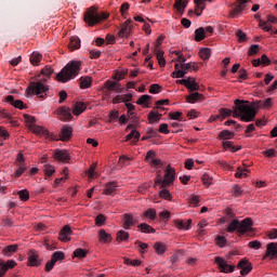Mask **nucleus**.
I'll list each match as a JSON object with an SVG mask.
<instances>
[{
	"label": "nucleus",
	"mask_w": 277,
	"mask_h": 277,
	"mask_svg": "<svg viewBox=\"0 0 277 277\" xmlns=\"http://www.w3.org/2000/svg\"><path fill=\"white\" fill-rule=\"evenodd\" d=\"M246 101L236 100L234 111H232L234 118H240L242 122H252L256 118V109L252 106L246 105Z\"/></svg>",
	"instance_id": "nucleus-1"
},
{
	"label": "nucleus",
	"mask_w": 277,
	"mask_h": 277,
	"mask_svg": "<svg viewBox=\"0 0 277 277\" xmlns=\"http://www.w3.org/2000/svg\"><path fill=\"white\" fill-rule=\"evenodd\" d=\"M81 72V61L69 62L57 75L56 79L61 83H68Z\"/></svg>",
	"instance_id": "nucleus-2"
},
{
	"label": "nucleus",
	"mask_w": 277,
	"mask_h": 277,
	"mask_svg": "<svg viewBox=\"0 0 277 277\" xmlns=\"http://www.w3.org/2000/svg\"><path fill=\"white\" fill-rule=\"evenodd\" d=\"M253 224L254 222L250 217H246L242 221L235 219L227 226V233L237 230L239 235H246V233L252 230Z\"/></svg>",
	"instance_id": "nucleus-3"
},
{
	"label": "nucleus",
	"mask_w": 277,
	"mask_h": 277,
	"mask_svg": "<svg viewBox=\"0 0 277 277\" xmlns=\"http://www.w3.org/2000/svg\"><path fill=\"white\" fill-rule=\"evenodd\" d=\"M107 18H109V15L107 13L100 14L96 6L87 9L83 15V21L89 27H94V25H98L101 21H107Z\"/></svg>",
	"instance_id": "nucleus-4"
},
{
	"label": "nucleus",
	"mask_w": 277,
	"mask_h": 277,
	"mask_svg": "<svg viewBox=\"0 0 277 277\" xmlns=\"http://www.w3.org/2000/svg\"><path fill=\"white\" fill-rule=\"evenodd\" d=\"M176 180V170L172 168V166H168L164 170V177H157L155 180V185H160V187H170L171 185H174V181Z\"/></svg>",
	"instance_id": "nucleus-5"
},
{
	"label": "nucleus",
	"mask_w": 277,
	"mask_h": 277,
	"mask_svg": "<svg viewBox=\"0 0 277 277\" xmlns=\"http://www.w3.org/2000/svg\"><path fill=\"white\" fill-rule=\"evenodd\" d=\"M49 91V87H47L44 83L41 81L37 82H30L29 85L26 89V96H39V98H44V92Z\"/></svg>",
	"instance_id": "nucleus-6"
},
{
	"label": "nucleus",
	"mask_w": 277,
	"mask_h": 277,
	"mask_svg": "<svg viewBox=\"0 0 277 277\" xmlns=\"http://www.w3.org/2000/svg\"><path fill=\"white\" fill-rule=\"evenodd\" d=\"M124 88L122 87V84H120V82L111 80H107L106 82H104L102 88V92L104 94H109V92H117V94H121Z\"/></svg>",
	"instance_id": "nucleus-7"
},
{
	"label": "nucleus",
	"mask_w": 277,
	"mask_h": 277,
	"mask_svg": "<svg viewBox=\"0 0 277 277\" xmlns=\"http://www.w3.org/2000/svg\"><path fill=\"white\" fill-rule=\"evenodd\" d=\"M214 263L223 274H233V272H235V265H228L226 260L222 256H215Z\"/></svg>",
	"instance_id": "nucleus-8"
},
{
	"label": "nucleus",
	"mask_w": 277,
	"mask_h": 277,
	"mask_svg": "<svg viewBox=\"0 0 277 277\" xmlns=\"http://www.w3.org/2000/svg\"><path fill=\"white\" fill-rule=\"evenodd\" d=\"M29 129L35 135H42L45 140H55V135L51 134V132L42 126L30 124Z\"/></svg>",
	"instance_id": "nucleus-9"
},
{
	"label": "nucleus",
	"mask_w": 277,
	"mask_h": 277,
	"mask_svg": "<svg viewBox=\"0 0 277 277\" xmlns=\"http://www.w3.org/2000/svg\"><path fill=\"white\" fill-rule=\"evenodd\" d=\"M236 267L237 269H241L240 276H248V274L252 272V263H250V261L246 258L240 260Z\"/></svg>",
	"instance_id": "nucleus-10"
},
{
	"label": "nucleus",
	"mask_w": 277,
	"mask_h": 277,
	"mask_svg": "<svg viewBox=\"0 0 277 277\" xmlns=\"http://www.w3.org/2000/svg\"><path fill=\"white\" fill-rule=\"evenodd\" d=\"M192 66H194V62L186 63V64L182 63L181 64L182 70L173 71L172 77H175L176 79H183V77H185V75H187V72L192 70Z\"/></svg>",
	"instance_id": "nucleus-11"
},
{
	"label": "nucleus",
	"mask_w": 277,
	"mask_h": 277,
	"mask_svg": "<svg viewBox=\"0 0 277 277\" xmlns=\"http://www.w3.org/2000/svg\"><path fill=\"white\" fill-rule=\"evenodd\" d=\"M269 259L271 261H274V259H277V242H269L266 246V252L263 256V260Z\"/></svg>",
	"instance_id": "nucleus-12"
},
{
	"label": "nucleus",
	"mask_w": 277,
	"mask_h": 277,
	"mask_svg": "<svg viewBox=\"0 0 277 277\" xmlns=\"http://www.w3.org/2000/svg\"><path fill=\"white\" fill-rule=\"evenodd\" d=\"M131 23H133V21L128 19L123 24H121V28L119 30V38H129V36H131V31L133 30Z\"/></svg>",
	"instance_id": "nucleus-13"
},
{
	"label": "nucleus",
	"mask_w": 277,
	"mask_h": 277,
	"mask_svg": "<svg viewBox=\"0 0 277 277\" xmlns=\"http://www.w3.org/2000/svg\"><path fill=\"white\" fill-rule=\"evenodd\" d=\"M27 265L29 267H40L41 265L40 255H38V252H36L35 250L29 251Z\"/></svg>",
	"instance_id": "nucleus-14"
},
{
	"label": "nucleus",
	"mask_w": 277,
	"mask_h": 277,
	"mask_svg": "<svg viewBox=\"0 0 277 277\" xmlns=\"http://www.w3.org/2000/svg\"><path fill=\"white\" fill-rule=\"evenodd\" d=\"M56 114L58 118L64 122H69V120H72V114L70 113V108L62 106L56 110Z\"/></svg>",
	"instance_id": "nucleus-15"
},
{
	"label": "nucleus",
	"mask_w": 277,
	"mask_h": 277,
	"mask_svg": "<svg viewBox=\"0 0 277 277\" xmlns=\"http://www.w3.org/2000/svg\"><path fill=\"white\" fill-rule=\"evenodd\" d=\"M13 267H16V262L14 260H9L8 262L0 260V277H5L8 269H13Z\"/></svg>",
	"instance_id": "nucleus-16"
},
{
	"label": "nucleus",
	"mask_w": 277,
	"mask_h": 277,
	"mask_svg": "<svg viewBox=\"0 0 277 277\" xmlns=\"http://www.w3.org/2000/svg\"><path fill=\"white\" fill-rule=\"evenodd\" d=\"M60 137L61 142H68L72 137V127L64 126L61 131Z\"/></svg>",
	"instance_id": "nucleus-17"
},
{
	"label": "nucleus",
	"mask_w": 277,
	"mask_h": 277,
	"mask_svg": "<svg viewBox=\"0 0 277 277\" xmlns=\"http://www.w3.org/2000/svg\"><path fill=\"white\" fill-rule=\"evenodd\" d=\"M116 192H118V183L109 182L105 185V189L103 190L104 196H116Z\"/></svg>",
	"instance_id": "nucleus-18"
},
{
	"label": "nucleus",
	"mask_w": 277,
	"mask_h": 277,
	"mask_svg": "<svg viewBox=\"0 0 277 277\" xmlns=\"http://www.w3.org/2000/svg\"><path fill=\"white\" fill-rule=\"evenodd\" d=\"M6 103H10V105H12L13 107H15L16 109H26L27 105H25V103L21 100H14V95H8L5 97Z\"/></svg>",
	"instance_id": "nucleus-19"
},
{
	"label": "nucleus",
	"mask_w": 277,
	"mask_h": 277,
	"mask_svg": "<svg viewBox=\"0 0 277 277\" xmlns=\"http://www.w3.org/2000/svg\"><path fill=\"white\" fill-rule=\"evenodd\" d=\"M53 157H54V159H56V161H69V159H70V155L68 154V151L66 149L54 150Z\"/></svg>",
	"instance_id": "nucleus-20"
},
{
	"label": "nucleus",
	"mask_w": 277,
	"mask_h": 277,
	"mask_svg": "<svg viewBox=\"0 0 277 277\" xmlns=\"http://www.w3.org/2000/svg\"><path fill=\"white\" fill-rule=\"evenodd\" d=\"M72 235V229H70V226L65 225L63 229L60 232V240L61 241H70V236Z\"/></svg>",
	"instance_id": "nucleus-21"
},
{
	"label": "nucleus",
	"mask_w": 277,
	"mask_h": 277,
	"mask_svg": "<svg viewBox=\"0 0 277 277\" xmlns=\"http://www.w3.org/2000/svg\"><path fill=\"white\" fill-rule=\"evenodd\" d=\"M174 224L180 230H189V228H192V219H188L187 221L175 220Z\"/></svg>",
	"instance_id": "nucleus-22"
},
{
	"label": "nucleus",
	"mask_w": 277,
	"mask_h": 277,
	"mask_svg": "<svg viewBox=\"0 0 277 277\" xmlns=\"http://www.w3.org/2000/svg\"><path fill=\"white\" fill-rule=\"evenodd\" d=\"M186 101L187 103H190V104L198 103V101L202 102L205 101V95L198 92H194L186 96Z\"/></svg>",
	"instance_id": "nucleus-23"
},
{
	"label": "nucleus",
	"mask_w": 277,
	"mask_h": 277,
	"mask_svg": "<svg viewBox=\"0 0 277 277\" xmlns=\"http://www.w3.org/2000/svg\"><path fill=\"white\" fill-rule=\"evenodd\" d=\"M186 88L189 90V92H198L200 90V84L196 82V78L188 77Z\"/></svg>",
	"instance_id": "nucleus-24"
},
{
	"label": "nucleus",
	"mask_w": 277,
	"mask_h": 277,
	"mask_svg": "<svg viewBox=\"0 0 277 277\" xmlns=\"http://www.w3.org/2000/svg\"><path fill=\"white\" fill-rule=\"evenodd\" d=\"M254 105L258 109H269L272 107V97L266 98L265 101H256Z\"/></svg>",
	"instance_id": "nucleus-25"
},
{
	"label": "nucleus",
	"mask_w": 277,
	"mask_h": 277,
	"mask_svg": "<svg viewBox=\"0 0 277 277\" xmlns=\"http://www.w3.org/2000/svg\"><path fill=\"white\" fill-rule=\"evenodd\" d=\"M137 224V220L133 219V215L131 214H124V228L126 230H129L131 226H135Z\"/></svg>",
	"instance_id": "nucleus-26"
},
{
	"label": "nucleus",
	"mask_w": 277,
	"mask_h": 277,
	"mask_svg": "<svg viewBox=\"0 0 277 277\" xmlns=\"http://www.w3.org/2000/svg\"><path fill=\"white\" fill-rule=\"evenodd\" d=\"M79 81L81 90H88V88L92 87V77L90 76L81 77Z\"/></svg>",
	"instance_id": "nucleus-27"
},
{
	"label": "nucleus",
	"mask_w": 277,
	"mask_h": 277,
	"mask_svg": "<svg viewBox=\"0 0 277 277\" xmlns=\"http://www.w3.org/2000/svg\"><path fill=\"white\" fill-rule=\"evenodd\" d=\"M85 111V104L82 102H78L74 105L72 114L74 116H80V114H83Z\"/></svg>",
	"instance_id": "nucleus-28"
},
{
	"label": "nucleus",
	"mask_w": 277,
	"mask_h": 277,
	"mask_svg": "<svg viewBox=\"0 0 277 277\" xmlns=\"http://www.w3.org/2000/svg\"><path fill=\"white\" fill-rule=\"evenodd\" d=\"M239 3L235 5V8L232 11V16L235 17L237 16V14H241V12H243V10H246V3L243 1H238Z\"/></svg>",
	"instance_id": "nucleus-29"
},
{
	"label": "nucleus",
	"mask_w": 277,
	"mask_h": 277,
	"mask_svg": "<svg viewBox=\"0 0 277 277\" xmlns=\"http://www.w3.org/2000/svg\"><path fill=\"white\" fill-rule=\"evenodd\" d=\"M239 3L235 5V8L232 11V16L235 17L237 16V14H241V12H243V10H246V3L243 1H238Z\"/></svg>",
	"instance_id": "nucleus-30"
},
{
	"label": "nucleus",
	"mask_w": 277,
	"mask_h": 277,
	"mask_svg": "<svg viewBox=\"0 0 277 277\" xmlns=\"http://www.w3.org/2000/svg\"><path fill=\"white\" fill-rule=\"evenodd\" d=\"M76 49H81V39H79V37H71L69 42V50L76 51Z\"/></svg>",
	"instance_id": "nucleus-31"
},
{
	"label": "nucleus",
	"mask_w": 277,
	"mask_h": 277,
	"mask_svg": "<svg viewBox=\"0 0 277 277\" xmlns=\"http://www.w3.org/2000/svg\"><path fill=\"white\" fill-rule=\"evenodd\" d=\"M195 4L197 16H202V11L207 8L205 0H195Z\"/></svg>",
	"instance_id": "nucleus-32"
},
{
	"label": "nucleus",
	"mask_w": 277,
	"mask_h": 277,
	"mask_svg": "<svg viewBox=\"0 0 277 277\" xmlns=\"http://www.w3.org/2000/svg\"><path fill=\"white\" fill-rule=\"evenodd\" d=\"M100 241L103 243H109L111 241V234H107L105 229H100L98 232Z\"/></svg>",
	"instance_id": "nucleus-33"
},
{
	"label": "nucleus",
	"mask_w": 277,
	"mask_h": 277,
	"mask_svg": "<svg viewBox=\"0 0 277 277\" xmlns=\"http://www.w3.org/2000/svg\"><path fill=\"white\" fill-rule=\"evenodd\" d=\"M88 256V250L78 248L72 253V259H85Z\"/></svg>",
	"instance_id": "nucleus-34"
},
{
	"label": "nucleus",
	"mask_w": 277,
	"mask_h": 277,
	"mask_svg": "<svg viewBox=\"0 0 277 277\" xmlns=\"http://www.w3.org/2000/svg\"><path fill=\"white\" fill-rule=\"evenodd\" d=\"M16 250H18V245H11L2 250V254H4V256H12Z\"/></svg>",
	"instance_id": "nucleus-35"
},
{
	"label": "nucleus",
	"mask_w": 277,
	"mask_h": 277,
	"mask_svg": "<svg viewBox=\"0 0 277 277\" xmlns=\"http://www.w3.org/2000/svg\"><path fill=\"white\" fill-rule=\"evenodd\" d=\"M235 137V132L229 130H223L219 133V140H233Z\"/></svg>",
	"instance_id": "nucleus-36"
},
{
	"label": "nucleus",
	"mask_w": 277,
	"mask_h": 277,
	"mask_svg": "<svg viewBox=\"0 0 277 277\" xmlns=\"http://www.w3.org/2000/svg\"><path fill=\"white\" fill-rule=\"evenodd\" d=\"M207 36L205 35V28L199 27L195 30V40L196 42H202Z\"/></svg>",
	"instance_id": "nucleus-37"
},
{
	"label": "nucleus",
	"mask_w": 277,
	"mask_h": 277,
	"mask_svg": "<svg viewBox=\"0 0 277 277\" xmlns=\"http://www.w3.org/2000/svg\"><path fill=\"white\" fill-rule=\"evenodd\" d=\"M254 18L259 21V27H261L264 31H272V26H267V22L261 19L260 14H255Z\"/></svg>",
	"instance_id": "nucleus-38"
},
{
	"label": "nucleus",
	"mask_w": 277,
	"mask_h": 277,
	"mask_svg": "<svg viewBox=\"0 0 277 277\" xmlns=\"http://www.w3.org/2000/svg\"><path fill=\"white\" fill-rule=\"evenodd\" d=\"M223 148L225 150H230L232 153H237V150H241V147L234 146L233 142H230V141H224L223 142Z\"/></svg>",
	"instance_id": "nucleus-39"
},
{
	"label": "nucleus",
	"mask_w": 277,
	"mask_h": 277,
	"mask_svg": "<svg viewBox=\"0 0 277 277\" xmlns=\"http://www.w3.org/2000/svg\"><path fill=\"white\" fill-rule=\"evenodd\" d=\"M42 60V54L38 53V52H34L30 55V63L32 64V66H38V64H40Z\"/></svg>",
	"instance_id": "nucleus-40"
},
{
	"label": "nucleus",
	"mask_w": 277,
	"mask_h": 277,
	"mask_svg": "<svg viewBox=\"0 0 277 277\" xmlns=\"http://www.w3.org/2000/svg\"><path fill=\"white\" fill-rule=\"evenodd\" d=\"M174 6L177 10V12L183 14V12H185V8H187V0L186 1L176 0Z\"/></svg>",
	"instance_id": "nucleus-41"
},
{
	"label": "nucleus",
	"mask_w": 277,
	"mask_h": 277,
	"mask_svg": "<svg viewBox=\"0 0 277 277\" xmlns=\"http://www.w3.org/2000/svg\"><path fill=\"white\" fill-rule=\"evenodd\" d=\"M199 57H201V60L207 62V60H209L211 57V49H209V48L201 49L199 51Z\"/></svg>",
	"instance_id": "nucleus-42"
},
{
	"label": "nucleus",
	"mask_w": 277,
	"mask_h": 277,
	"mask_svg": "<svg viewBox=\"0 0 277 277\" xmlns=\"http://www.w3.org/2000/svg\"><path fill=\"white\" fill-rule=\"evenodd\" d=\"M248 172L249 170L247 168L238 167L235 176L236 179H246L248 177Z\"/></svg>",
	"instance_id": "nucleus-43"
},
{
	"label": "nucleus",
	"mask_w": 277,
	"mask_h": 277,
	"mask_svg": "<svg viewBox=\"0 0 277 277\" xmlns=\"http://www.w3.org/2000/svg\"><path fill=\"white\" fill-rule=\"evenodd\" d=\"M219 116H220L221 120H224L226 118H230V116H233V110H230L228 108H221L219 110Z\"/></svg>",
	"instance_id": "nucleus-44"
},
{
	"label": "nucleus",
	"mask_w": 277,
	"mask_h": 277,
	"mask_svg": "<svg viewBox=\"0 0 277 277\" xmlns=\"http://www.w3.org/2000/svg\"><path fill=\"white\" fill-rule=\"evenodd\" d=\"M123 263H124V265H130L131 267H140V265H142V261L131 260L129 258H124Z\"/></svg>",
	"instance_id": "nucleus-45"
},
{
	"label": "nucleus",
	"mask_w": 277,
	"mask_h": 277,
	"mask_svg": "<svg viewBox=\"0 0 277 277\" xmlns=\"http://www.w3.org/2000/svg\"><path fill=\"white\" fill-rule=\"evenodd\" d=\"M138 228L141 229V232L146 234H153L156 232L155 228H153V226L148 225L147 223L140 224Z\"/></svg>",
	"instance_id": "nucleus-46"
},
{
	"label": "nucleus",
	"mask_w": 277,
	"mask_h": 277,
	"mask_svg": "<svg viewBox=\"0 0 277 277\" xmlns=\"http://www.w3.org/2000/svg\"><path fill=\"white\" fill-rule=\"evenodd\" d=\"M96 166H98L97 162H94L90 166V168L87 172L89 179H96V176H98V174L94 171V170H96Z\"/></svg>",
	"instance_id": "nucleus-47"
},
{
	"label": "nucleus",
	"mask_w": 277,
	"mask_h": 277,
	"mask_svg": "<svg viewBox=\"0 0 277 277\" xmlns=\"http://www.w3.org/2000/svg\"><path fill=\"white\" fill-rule=\"evenodd\" d=\"M159 196L163 198V200H172V195L170 194V190L166 189V187L160 186Z\"/></svg>",
	"instance_id": "nucleus-48"
},
{
	"label": "nucleus",
	"mask_w": 277,
	"mask_h": 277,
	"mask_svg": "<svg viewBox=\"0 0 277 277\" xmlns=\"http://www.w3.org/2000/svg\"><path fill=\"white\" fill-rule=\"evenodd\" d=\"M140 132L137 130H132L131 133H129L127 136H126V142H129L131 140H135V142H138L140 141Z\"/></svg>",
	"instance_id": "nucleus-49"
},
{
	"label": "nucleus",
	"mask_w": 277,
	"mask_h": 277,
	"mask_svg": "<svg viewBox=\"0 0 277 277\" xmlns=\"http://www.w3.org/2000/svg\"><path fill=\"white\" fill-rule=\"evenodd\" d=\"M53 263H57V261H64L66 259V255L62 251H56L52 254Z\"/></svg>",
	"instance_id": "nucleus-50"
},
{
	"label": "nucleus",
	"mask_w": 277,
	"mask_h": 277,
	"mask_svg": "<svg viewBox=\"0 0 277 277\" xmlns=\"http://www.w3.org/2000/svg\"><path fill=\"white\" fill-rule=\"evenodd\" d=\"M153 96L150 95H142L138 100H137V105H145L146 107H148V102L151 101Z\"/></svg>",
	"instance_id": "nucleus-51"
},
{
	"label": "nucleus",
	"mask_w": 277,
	"mask_h": 277,
	"mask_svg": "<svg viewBox=\"0 0 277 277\" xmlns=\"http://www.w3.org/2000/svg\"><path fill=\"white\" fill-rule=\"evenodd\" d=\"M201 181L203 183L205 186L207 187H211V185H213V177H211L209 174L205 173L201 176Z\"/></svg>",
	"instance_id": "nucleus-52"
},
{
	"label": "nucleus",
	"mask_w": 277,
	"mask_h": 277,
	"mask_svg": "<svg viewBox=\"0 0 277 277\" xmlns=\"http://www.w3.org/2000/svg\"><path fill=\"white\" fill-rule=\"evenodd\" d=\"M17 194L19 196V200H22L23 202H27V200H29V190L22 189Z\"/></svg>",
	"instance_id": "nucleus-53"
},
{
	"label": "nucleus",
	"mask_w": 277,
	"mask_h": 277,
	"mask_svg": "<svg viewBox=\"0 0 277 277\" xmlns=\"http://www.w3.org/2000/svg\"><path fill=\"white\" fill-rule=\"evenodd\" d=\"M147 120L149 121V124H153L154 122H159V117L156 111L151 110L147 116Z\"/></svg>",
	"instance_id": "nucleus-54"
},
{
	"label": "nucleus",
	"mask_w": 277,
	"mask_h": 277,
	"mask_svg": "<svg viewBox=\"0 0 277 277\" xmlns=\"http://www.w3.org/2000/svg\"><path fill=\"white\" fill-rule=\"evenodd\" d=\"M163 105H170V100H160L156 102V109H160V111H166V107H161Z\"/></svg>",
	"instance_id": "nucleus-55"
},
{
	"label": "nucleus",
	"mask_w": 277,
	"mask_h": 277,
	"mask_svg": "<svg viewBox=\"0 0 277 277\" xmlns=\"http://www.w3.org/2000/svg\"><path fill=\"white\" fill-rule=\"evenodd\" d=\"M154 250H156L157 254H163L166 252V246L162 242H156Z\"/></svg>",
	"instance_id": "nucleus-56"
},
{
	"label": "nucleus",
	"mask_w": 277,
	"mask_h": 277,
	"mask_svg": "<svg viewBox=\"0 0 277 277\" xmlns=\"http://www.w3.org/2000/svg\"><path fill=\"white\" fill-rule=\"evenodd\" d=\"M129 239V233L120 230L117 233V241H127Z\"/></svg>",
	"instance_id": "nucleus-57"
},
{
	"label": "nucleus",
	"mask_w": 277,
	"mask_h": 277,
	"mask_svg": "<svg viewBox=\"0 0 277 277\" xmlns=\"http://www.w3.org/2000/svg\"><path fill=\"white\" fill-rule=\"evenodd\" d=\"M44 173H45V176H53V174H55V167H53L51 164H45Z\"/></svg>",
	"instance_id": "nucleus-58"
},
{
	"label": "nucleus",
	"mask_w": 277,
	"mask_h": 277,
	"mask_svg": "<svg viewBox=\"0 0 277 277\" xmlns=\"http://www.w3.org/2000/svg\"><path fill=\"white\" fill-rule=\"evenodd\" d=\"M131 161H133V158H129L127 156H121L119 158V164L120 166H131Z\"/></svg>",
	"instance_id": "nucleus-59"
},
{
	"label": "nucleus",
	"mask_w": 277,
	"mask_h": 277,
	"mask_svg": "<svg viewBox=\"0 0 277 277\" xmlns=\"http://www.w3.org/2000/svg\"><path fill=\"white\" fill-rule=\"evenodd\" d=\"M41 75L43 77H51L53 75V67L47 65L42 70H41Z\"/></svg>",
	"instance_id": "nucleus-60"
},
{
	"label": "nucleus",
	"mask_w": 277,
	"mask_h": 277,
	"mask_svg": "<svg viewBox=\"0 0 277 277\" xmlns=\"http://www.w3.org/2000/svg\"><path fill=\"white\" fill-rule=\"evenodd\" d=\"M144 215L145 217H149V220H155V217H157V210L148 209L147 211H145Z\"/></svg>",
	"instance_id": "nucleus-61"
},
{
	"label": "nucleus",
	"mask_w": 277,
	"mask_h": 277,
	"mask_svg": "<svg viewBox=\"0 0 277 277\" xmlns=\"http://www.w3.org/2000/svg\"><path fill=\"white\" fill-rule=\"evenodd\" d=\"M259 49H260L259 44H252L248 51L249 57H252V55H256V53H259Z\"/></svg>",
	"instance_id": "nucleus-62"
},
{
	"label": "nucleus",
	"mask_w": 277,
	"mask_h": 277,
	"mask_svg": "<svg viewBox=\"0 0 277 277\" xmlns=\"http://www.w3.org/2000/svg\"><path fill=\"white\" fill-rule=\"evenodd\" d=\"M159 92H161V85L157 83L150 85L149 94H159Z\"/></svg>",
	"instance_id": "nucleus-63"
},
{
	"label": "nucleus",
	"mask_w": 277,
	"mask_h": 277,
	"mask_svg": "<svg viewBox=\"0 0 277 277\" xmlns=\"http://www.w3.org/2000/svg\"><path fill=\"white\" fill-rule=\"evenodd\" d=\"M261 241H259V240H252V241H250L249 243H248V247L249 248H252L253 250H259V249H261Z\"/></svg>",
	"instance_id": "nucleus-64"
}]
</instances>
